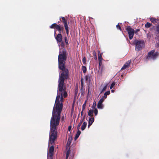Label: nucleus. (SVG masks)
Returning a JSON list of instances; mask_svg holds the SVG:
<instances>
[{
  "label": "nucleus",
  "instance_id": "obj_26",
  "mask_svg": "<svg viewBox=\"0 0 159 159\" xmlns=\"http://www.w3.org/2000/svg\"><path fill=\"white\" fill-rule=\"evenodd\" d=\"M93 56L94 57V58L95 60L97 59V57L96 55V53L95 51H93Z\"/></svg>",
  "mask_w": 159,
  "mask_h": 159
},
{
  "label": "nucleus",
  "instance_id": "obj_8",
  "mask_svg": "<svg viewBox=\"0 0 159 159\" xmlns=\"http://www.w3.org/2000/svg\"><path fill=\"white\" fill-rule=\"evenodd\" d=\"M49 28L51 29H56L58 31L59 34H61L62 32L60 28V25L57 24L56 23H53L50 26Z\"/></svg>",
  "mask_w": 159,
  "mask_h": 159
},
{
  "label": "nucleus",
  "instance_id": "obj_40",
  "mask_svg": "<svg viewBox=\"0 0 159 159\" xmlns=\"http://www.w3.org/2000/svg\"><path fill=\"white\" fill-rule=\"evenodd\" d=\"M70 153V150L69 149L67 151L66 155L69 156Z\"/></svg>",
  "mask_w": 159,
  "mask_h": 159
},
{
  "label": "nucleus",
  "instance_id": "obj_21",
  "mask_svg": "<svg viewBox=\"0 0 159 159\" xmlns=\"http://www.w3.org/2000/svg\"><path fill=\"white\" fill-rule=\"evenodd\" d=\"M91 77H92L91 75L90 74L87 75L85 76L86 80V81L89 80V81H90Z\"/></svg>",
  "mask_w": 159,
  "mask_h": 159
},
{
  "label": "nucleus",
  "instance_id": "obj_15",
  "mask_svg": "<svg viewBox=\"0 0 159 159\" xmlns=\"http://www.w3.org/2000/svg\"><path fill=\"white\" fill-rule=\"evenodd\" d=\"M54 148L53 146H51L49 148V152L50 155V156H52L53 155V152L54 151Z\"/></svg>",
  "mask_w": 159,
  "mask_h": 159
},
{
  "label": "nucleus",
  "instance_id": "obj_18",
  "mask_svg": "<svg viewBox=\"0 0 159 159\" xmlns=\"http://www.w3.org/2000/svg\"><path fill=\"white\" fill-rule=\"evenodd\" d=\"M87 125V123L86 122H84L81 127V129L82 130H84L86 128Z\"/></svg>",
  "mask_w": 159,
  "mask_h": 159
},
{
  "label": "nucleus",
  "instance_id": "obj_29",
  "mask_svg": "<svg viewBox=\"0 0 159 159\" xmlns=\"http://www.w3.org/2000/svg\"><path fill=\"white\" fill-rule=\"evenodd\" d=\"M107 85H106L103 88L102 91H101L100 94L102 93L103 91H105L107 89Z\"/></svg>",
  "mask_w": 159,
  "mask_h": 159
},
{
  "label": "nucleus",
  "instance_id": "obj_22",
  "mask_svg": "<svg viewBox=\"0 0 159 159\" xmlns=\"http://www.w3.org/2000/svg\"><path fill=\"white\" fill-rule=\"evenodd\" d=\"M93 111L92 110H90L88 111V115L90 117L93 116Z\"/></svg>",
  "mask_w": 159,
  "mask_h": 159
},
{
  "label": "nucleus",
  "instance_id": "obj_19",
  "mask_svg": "<svg viewBox=\"0 0 159 159\" xmlns=\"http://www.w3.org/2000/svg\"><path fill=\"white\" fill-rule=\"evenodd\" d=\"M110 91H108L107 92H106L104 94V96L102 98H103L105 99L107 98V95H109L110 94Z\"/></svg>",
  "mask_w": 159,
  "mask_h": 159
},
{
  "label": "nucleus",
  "instance_id": "obj_1",
  "mask_svg": "<svg viewBox=\"0 0 159 159\" xmlns=\"http://www.w3.org/2000/svg\"><path fill=\"white\" fill-rule=\"evenodd\" d=\"M62 111L53 109L52 114L50 120V129L49 143L52 144L54 143L57 138V126L59 125Z\"/></svg>",
  "mask_w": 159,
  "mask_h": 159
},
{
  "label": "nucleus",
  "instance_id": "obj_35",
  "mask_svg": "<svg viewBox=\"0 0 159 159\" xmlns=\"http://www.w3.org/2000/svg\"><path fill=\"white\" fill-rule=\"evenodd\" d=\"M64 39H65V43H66V45H68V41L67 38L66 37H65V38H64Z\"/></svg>",
  "mask_w": 159,
  "mask_h": 159
},
{
  "label": "nucleus",
  "instance_id": "obj_48",
  "mask_svg": "<svg viewBox=\"0 0 159 159\" xmlns=\"http://www.w3.org/2000/svg\"><path fill=\"white\" fill-rule=\"evenodd\" d=\"M83 110H82V111L81 112V115L82 116L83 115Z\"/></svg>",
  "mask_w": 159,
  "mask_h": 159
},
{
  "label": "nucleus",
  "instance_id": "obj_50",
  "mask_svg": "<svg viewBox=\"0 0 159 159\" xmlns=\"http://www.w3.org/2000/svg\"><path fill=\"white\" fill-rule=\"evenodd\" d=\"M56 31H54V35H55L56 34Z\"/></svg>",
  "mask_w": 159,
  "mask_h": 159
},
{
  "label": "nucleus",
  "instance_id": "obj_23",
  "mask_svg": "<svg viewBox=\"0 0 159 159\" xmlns=\"http://www.w3.org/2000/svg\"><path fill=\"white\" fill-rule=\"evenodd\" d=\"M152 25V24L149 22H147L145 25V27L147 28H149Z\"/></svg>",
  "mask_w": 159,
  "mask_h": 159
},
{
  "label": "nucleus",
  "instance_id": "obj_28",
  "mask_svg": "<svg viewBox=\"0 0 159 159\" xmlns=\"http://www.w3.org/2000/svg\"><path fill=\"white\" fill-rule=\"evenodd\" d=\"M96 102L95 101H94L93 103V105L92 107V108L93 109H95L96 108Z\"/></svg>",
  "mask_w": 159,
  "mask_h": 159
},
{
  "label": "nucleus",
  "instance_id": "obj_27",
  "mask_svg": "<svg viewBox=\"0 0 159 159\" xmlns=\"http://www.w3.org/2000/svg\"><path fill=\"white\" fill-rule=\"evenodd\" d=\"M82 70L84 73H85L87 70V68L85 66H82Z\"/></svg>",
  "mask_w": 159,
  "mask_h": 159
},
{
  "label": "nucleus",
  "instance_id": "obj_42",
  "mask_svg": "<svg viewBox=\"0 0 159 159\" xmlns=\"http://www.w3.org/2000/svg\"><path fill=\"white\" fill-rule=\"evenodd\" d=\"M60 26L61 29V30L63 32L64 30V27L62 25Z\"/></svg>",
  "mask_w": 159,
  "mask_h": 159
},
{
  "label": "nucleus",
  "instance_id": "obj_43",
  "mask_svg": "<svg viewBox=\"0 0 159 159\" xmlns=\"http://www.w3.org/2000/svg\"><path fill=\"white\" fill-rule=\"evenodd\" d=\"M71 126H69L68 128V130L69 131H70L71 129Z\"/></svg>",
  "mask_w": 159,
  "mask_h": 159
},
{
  "label": "nucleus",
  "instance_id": "obj_31",
  "mask_svg": "<svg viewBox=\"0 0 159 159\" xmlns=\"http://www.w3.org/2000/svg\"><path fill=\"white\" fill-rule=\"evenodd\" d=\"M82 62H83V63L84 64H85L86 63V58L85 57H84L83 58L82 60Z\"/></svg>",
  "mask_w": 159,
  "mask_h": 159
},
{
  "label": "nucleus",
  "instance_id": "obj_46",
  "mask_svg": "<svg viewBox=\"0 0 159 159\" xmlns=\"http://www.w3.org/2000/svg\"><path fill=\"white\" fill-rule=\"evenodd\" d=\"M69 156L66 155V159H67L68 157H69Z\"/></svg>",
  "mask_w": 159,
  "mask_h": 159
},
{
  "label": "nucleus",
  "instance_id": "obj_9",
  "mask_svg": "<svg viewBox=\"0 0 159 159\" xmlns=\"http://www.w3.org/2000/svg\"><path fill=\"white\" fill-rule=\"evenodd\" d=\"M98 60L99 61V67H100L102 64V60L103 58L102 57V53H100V52L99 51H98Z\"/></svg>",
  "mask_w": 159,
  "mask_h": 159
},
{
  "label": "nucleus",
  "instance_id": "obj_24",
  "mask_svg": "<svg viewBox=\"0 0 159 159\" xmlns=\"http://www.w3.org/2000/svg\"><path fill=\"white\" fill-rule=\"evenodd\" d=\"M156 31L157 34V36L159 38V25H158L156 27Z\"/></svg>",
  "mask_w": 159,
  "mask_h": 159
},
{
  "label": "nucleus",
  "instance_id": "obj_41",
  "mask_svg": "<svg viewBox=\"0 0 159 159\" xmlns=\"http://www.w3.org/2000/svg\"><path fill=\"white\" fill-rule=\"evenodd\" d=\"M81 125H82V124H81V123H79L78 125L77 126V129L78 130H79L80 129V127Z\"/></svg>",
  "mask_w": 159,
  "mask_h": 159
},
{
  "label": "nucleus",
  "instance_id": "obj_6",
  "mask_svg": "<svg viewBox=\"0 0 159 159\" xmlns=\"http://www.w3.org/2000/svg\"><path fill=\"white\" fill-rule=\"evenodd\" d=\"M134 42L135 45V50L137 51H140L144 45L143 40H135Z\"/></svg>",
  "mask_w": 159,
  "mask_h": 159
},
{
  "label": "nucleus",
  "instance_id": "obj_34",
  "mask_svg": "<svg viewBox=\"0 0 159 159\" xmlns=\"http://www.w3.org/2000/svg\"><path fill=\"white\" fill-rule=\"evenodd\" d=\"M93 113H94V114L95 116L97 115L98 113V111L97 108H95V109H94V110L93 111Z\"/></svg>",
  "mask_w": 159,
  "mask_h": 159
},
{
  "label": "nucleus",
  "instance_id": "obj_3",
  "mask_svg": "<svg viewBox=\"0 0 159 159\" xmlns=\"http://www.w3.org/2000/svg\"><path fill=\"white\" fill-rule=\"evenodd\" d=\"M60 77L61 76H59L58 81V93L59 92V93H62V92H63V96L65 98H66L68 94L66 91V88L65 82L68 79L69 75H68V77H66V78L63 77V79L62 80L61 78H60Z\"/></svg>",
  "mask_w": 159,
  "mask_h": 159
},
{
  "label": "nucleus",
  "instance_id": "obj_32",
  "mask_svg": "<svg viewBox=\"0 0 159 159\" xmlns=\"http://www.w3.org/2000/svg\"><path fill=\"white\" fill-rule=\"evenodd\" d=\"M115 84L116 83L115 82H112L110 87V89H112L114 86L115 85Z\"/></svg>",
  "mask_w": 159,
  "mask_h": 159
},
{
  "label": "nucleus",
  "instance_id": "obj_47",
  "mask_svg": "<svg viewBox=\"0 0 159 159\" xmlns=\"http://www.w3.org/2000/svg\"><path fill=\"white\" fill-rule=\"evenodd\" d=\"M82 120H83L84 121V120H85V116H84L83 118L82 119Z\"/></svg>",
  "mask_w": 159,
  "mask_h": 159
},
{
  "label": "nucleus",
  "instance_id": "obj_12",
  "mask_svg": "<svg viewBox=\"0 0 159 159\" xmlns=\"http://www.w3.org/2000/svg\"><path fill=\"white\" fill-rule=\"evenodd\" d=\"M131 62V61L130 60H129L127 61L126 62L123 66L121 68V70H124L126 68L128 67Z\"/></svg>",
  "mask_w": 159,
  "mask_h": 159
},
{
  "label": "nucleus",
  "instance_id": "obj_33",
  "mask_svg": "<svg viewBox=\"0 0 159 159\" xmlns=\"http://www.w3.org/2000/svg\"><path fill=\"white\" fill-rule=\"evenodd\" d=\"M71 143V141L70 139H68V141H67V145L68 146H70V143Z\"/></svg>",
  "mask_w": 159,
  "mask_h": 159
},
{
  "label": "nucleus",
  "instance_id": "obj_14",
  "mask_svg": "<svg viewBox=\"0 0 159 159\" xmlns=\"http://www.w3.org/2000/svg\"><path fill=\"white\" fill-rule=\"evenodd\" d=\"M94 117L90 118L88 121V127L89 128L90 126H91L93 122L94 121Z\"/></svg>",
  "mask_w": 159,
  "mask_h": 159
},
{
  "label": "nucleus",
  "instance_id": "obj_37",
  "mask_svg": "<svg viewBox=\"0 0 159 159\" xmlns=\"http://www.w3.org/2000/svg\"><path fill=\"white\" fill-rule=\"evenodd\" d=\"M78 88H76L75 90V96H76L78 93Z\"/></svg>",
  "mask_w": 159,
  "mask_h": 159
},
{
  "label": "nucleus",
  "instance_id": "obj_10",
  "mask_svg": "<svg viewBox=\"0 0 159 159\" xmlns=\"http://www.w3.org/2000/svg\"><path fill=\"white\" fill-rule=\"evenodd\" d=\"M104 101L103 98H102L98 101L97 105V107L98 109H102L103 108V106L102 103Z\"/></svg>",
  "mask_w": 159,
  "mask_h": 159
},
{
  "label": "nucleus",
  "instance_id": "obj_25",
  "mask_svg": "<svg viewBox=\"0 0 159 159\" xmlns=\"http://www.w3.org/2000/svg\"><path fill=\"white\" fill-rule=\"evenodd\" d=\"M65 28L66 30V32L67 35H68L69 33V27L68 26H65Z\"/></svg>",
  "mask_w": 159,
  "mask_h": 159
},
{
  "label": "nucleus",
  "instance_id": "obj_5",
  "mask_svg": "<svg viewBox=\"0 0 159 159\" xmlns=\"http://www.w3.org/2000/svg\"><path fill=\"white\" fill-rule=\"evenodd\" d=\"M159 55V53L157 52H155L154 50H152L149 52L148 54L147 59H152L153 60H156Z\"/></svg>",
  "mask_w": 159,
  "mask_h": 159
},
{
  "label": "nucleus",
  "instance_id": "obj_44",
  "mask_svg": "<svg viewBox=\"0 0 159 159\" xmlns=\"http://www.w3.org/2000/svg\"><path fill=\"white\" fill-rule=\"evenodd\" d=\"M83 120H82V119H81L80 120V122H79V123H81V124H82V122H83Z\"/></svg>",
  "mask_w": 159,
  "mask_h": 159
},
{
  "label": "nucleus",
  "instance_id": "obj_49",
  "mask_svg": "<svg viewBox=\"0 0 159 159\" xmlns=\"http://www.w3.org/2000/svg\"><path fill=\"white\" fill-rule=\"evenodd\" d=\"M114 90H112H112H111V92L112 93H113L114 92Z\"/></svg>",
  "mask_w": 159,
  "mask_h": 159
},
{
  "label": "nucleus",
  "instance_id": "obj_16",
  "mask_svg": "<svg viewBox=\"0 0 159 159\" xmlns=\"http://www.w3.org/2000/svg\"><path fill=\"white\" fill-rule=\"evenodd\" d=\"M150 20L152 22V23L154 24H155L156 23H157L158 20L153 17H151L150 18Z\"/></svg>",
  "mask_w": 159,
  "mask_h": 159
},
{
  "label": "nucleus",
  "instance_id": "obj_39",
  "mask_svg": "<svg viewBox=\"0 0 159 159\" xmlns=\"http://www.w3.org/2000/svg\"><path fill=\"white\" fill-rule=\"evenodd\" d=\"M139 31L140 30L139 29H137L135 30H134V33L137 34V33H138Z\"/></svg>",
  "mask_w": 159,
  "mask_h": 159
},
{
  "label": "nucleus",
  "instance_id": "obj_17",
  "mask_svg": "<svg viewBox=\"0 0 159 159\" xmlns=\"http://www.w3.org/2000/svg\"><path fill=\"white\" fill-rule=\"evenodd\" d=\"M81 134V131L79 130H78V131L77 132V133L75 135V140H76L79 137L80 135Z\"/></svg>",
  "mask_w": 159,
  "mask_h": 159
},
{
  "label": "nucleus",
  "instance_id": "obj_45",
  "mask_svg": "<svg viewBox=\"0 0 159 159\" xmlns=\"http://www.w3.org/2000/svg\"><path fill=\"white\" fill-rule=\"evenodd\" d=\"M61 120L62 121H63L64 120V116H62L61 118Z\"/></svg>",
  "mask_w": 159,
  "mask_h": 159
},
{
  "label": "nucleus",
  "instance_id": "obj_36",
  "mask_svg": "<svg viewBox=\"0 0 159 159\" xmlns=\"http://www.w3.org/2000/svg\"><path fill=\"white\" fill-rule=\"evenodd\" d=\"M61 47L64 48V47H65V45L64 42H62V41H61Z\"/></svg>",
  "mask_w": 159,
  "mask_h": 159
},
{
  "label": "nucleus",
  "instance_id": "obj_38",
  "mask_svg": "<svg viewBox=\"0 0 159 159\" xmlns=\"http://www.w3.org/2000/svg\"><path fill=\"white\" fill-rule=\"evenodd\" d=\"M116 27L118 29H119L120 30H121V28L119 24H118L116 25Z\"/></svg>",
  "mask_w": 159,
  "mask_h": 159
},
{
  "label": "nucleus",
  "instance_id": "obj_11",
  "mask_svg": "<svg viewBox=\"0 0 159 159\" xmlns=\"http://www.w3.org/2000/svg\"><path fill=\"white\" fill-rule=\"evenodd\" d=\"M55 39L58 43L61 42L62 41V36L61 34H58L57 35Z\"/></svg>",
  "mask_w": 159,
  "mask_h": 159
},
{
  "label": "nucleus",
  "instance_id": "obj_30",
  "mask_svg": "<svg viewBox=\"0 0 159 159\" xmlns=\"http://www.w3.org/2000/svg\"><path fill=\"white\" fill-rule=\"evenodd\" d=\"M86 103V101L85 102H84V103L82 105L83 111H84L85 108Z\"/></svg>",
  "mask_w": 159,
  "mask_h": 159
},
{
  "label": "nucleus",
  "instance_id": "obj_13",
  "mask_svg": "<svg viewBox=\"0 0 159 159\" xmlns=\"http://www.w3.org/2000/svg\"><path fill=\"white\" fill-rule=\"evenodd\" d=\"M61 18L62 19V21L64 24V26H68L67 20L65 19L64 17L61 16L60 18L61 20Z\"/></svg>",
  "mask_w": 159,
  "mask_h": 159
},
{
  "label": "nucleus",
  "instance_id": "obj_4",
  "mask_svg": "<svg viewBox=\"0 0 159 159\" xmlns=\"http://www.w3.org/2000/svg\"><path fill=\"white\" fill-rule=\"evenodd\" d=\"M63 93L58 94L56 98L55 105L53 108L62 111L63 106Z\"/></svg>",
  "mask_w": 159,
  "mask_h": 159
},
{
  "label": "nucleus",
  "instance_id": "obj_7",
  "mask_svg": "<svg viewBox=\"0 0 159 159\" xmlns=\"http://www.w3.org/2000/svg\"><path fill=\"white\" fill-rule=\"evenodd\" d=\"M125 29L128 33L129 39H132L134 34V29H132L130 26L125 27Z\"/></svg>",
  "mask_w": 159,
  "mask_h": 159
},
{
  "label": "nucleus",
  "instance_id": "obj_2",
  "mask_svg": "<svg viewBox=\"0 0 159 159\" xmlns=\"http://www.w3.org/2000/svg\"><path fill=\"white\" fill-rule=\"evenodd\" d=\"M67 52L66 49H63L60 50L58 56V68L61 70L59 73V76L62 80L63 77L66 78L69 75V70L66 68V61L67 59Z\"/></svg>",
  "mask_w": 159,
  "mask_h": 159
},
{
  "label": "nucleus",
  "instance_id": "obj_20",
  "mask_svg": "<svg viewBox=\"0 0 159 159\" xmlns=\"http://www.w3.org/2000/svg\"><path fill=\"white\" fill-rule=\"evenodd\" d=\"M83 79H82L81 80V90L83 92H84V88L83 87Z\"/></svg>",
  "mask_w": 159,
  "mask_h": 159
}]
</instances>
